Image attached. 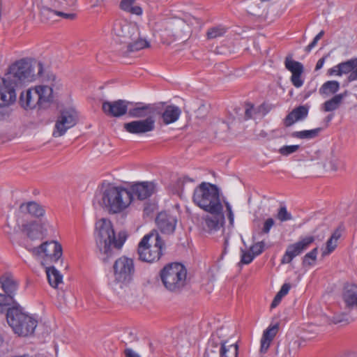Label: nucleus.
<instances>
[{
    "mask_svg": "<svg viewBox=\"0 0 357 357\" xmlns=\"http://www.w3.org/2000/svg\"><path fill=\"white\" fill-rule=\"evenodd\" d=\"M135 264L132 259L126 256L118 258L113 264V276L109 282L116 294L123 296L131 291Z\"/></svg>",
    "mask_w": 357,
    "mask_h": 357,
    "instance_id": "7ed1b4c3",
    "label": "nucleus"
},
{
    "mask_svg": "<svg viewBox=\"0 0 357 357\" xmlns=\"http://www.w3.org/2000/svg\"><path fill=\"white\" fill-rule=\"evenodd\" d=\"M255 256L250 251H242L241 262L244 264H250Z\"/></svg>",
    "mask_w": 357,
    "mask_h": 357,
    "instance_id": "c03bdc74",
    "label": "nucleus"
},
{
    "mask_svg": "<svg viewBox=\"0 0 357 357\" xmlns=\"http://www.w3.org/2000/svg\"><path fill=\"white\" fill-rule=\"evenodd\" d=\"M20 229L31 239H38L43 238L46 233L45 228V223H38L36 221H31L26 224L17 223Z\"/></svg>",
    "mask_w": 357,
    "mask_h": 357,
    "instance_id": "4be33fe9",
    "label": "nucleus"
},
{
    "mask_svg": "<svg viewBox=\"0 0 357 357\" xmlns=\"http://www.w3.org/2000/svg\"><path fill=\"white\" fill-rule=\"evenodd\" d=\"M165 248L164 241L156 231L144 236L137 246L139 259L147 263L158 261Z\"/></svg>",
    "mask_w": 357,
    "mask_h": 357,
    "instance_id": "9d476101",
    "label": "nucleus"
},
{
    "mask_svg": "<svg viewBox=\"0 0 357 357\" xmlns=\"http://www.w3.org/2000/svg\"><path fill=\"white\" fill-rule=\"evenodd\" d=\"M132 103L124 100L105 101L102 102V109L103 112L109 116L119 117L126 114L128 106Z\"/></svg>",
    "mask_w": 357,
    "mask_h": 357,
    "instance_id": "aec40b11",
    "label": "nucleus"
},
{
    "mask_svg": "<svg viewBox=\"0 0 357 357\" xmlns=\"http://www.w3.org/2000/svg\"><path fill=\"white\" fill-rule=\"evenodd\" d=\"M333 116H331L328 117V121H331L332 119Z\"/></svg>",
    "mask_w": 357,
    "mask_h": 357,
    "instance_id": "052dcab7",
    "label": "nucleus"
},
{
    "mask_svg": "<svg viewBox=\"0 0 357 357\" xmlns=\"http://www.w3.org/2000/svg\"><path fill=\"white\" fill-rule=\"evenodd\" d=\"M265 247V243L264 241H259L257 243H254L251 245L250 248V251L255 256H258L261 255Z\"/></svg>",
    "mask_w": 357,
    "mask_h": 357,
    "instance_id": "37998d69",
    "label": "nucleus"
},
{
    "mask_svg": "<svg viewBox=\"0 0 357 357\" xmlns=\"http://www.w3.org/2000/svg\"><path fill=\"white\" fill-rule=\"evenodd\" d=\"M6 319L13 332L22 337L33 334L38 324V321L25 313L18 304L7 310Z\"/></svg>",
    "mask_w": 357,
    "mask_h": 357,
    "instance_id": "1a4fd4ad",
    "label": "nucleus"
},
{
    "mask_svg": "<svg viewBox=\"0 0 357 357\" xmlns=\"http://www.w3.org/2000/svg\"><path fill=\"white\" fill-rule=\"evenodd\" d=\"M46 274L48 282L53 288H57L63 282V275L54 266L47 267Z\"/></svg>",
    "mask_w": 357,
    "mask_h": 357,
    "instance_id": "72a5a7b5",
    "label": "nucleus"
},
{
    "mask_svg": "<svg viewBox=\"0 0 357 357\" xmlns=\"http://www.w3.org/2000/svg\"><path fill=\"white\" fill-rule=\"evenodd\" d=\"M282 298H283V296H282L281 295H280L277 293V294L274 297V298L271 304V308L276 307L281 302Z\"/></svg>",
    "mask_w": 357,
    "mask_h": 357,
    "instance_id": "8fccbe9b",
    "label": "nucleus"
},
{
    "mask_svg": "<svg viewBox=\"0 0 357 357\" xmlns=\"http://www.w3.org/2000/svg\"><path fill=\"white\" fill-rule=\"evenodd\" d=\"M238 346L230 343L229 330L220 328L208 339L203 357H238Z\"/></svg>",
    "mask_w": 357,
    "mask_h": 357,
    "instance_id": "423d86ee",
    "label": "nucleus"
},
{
    "mask_svg": "<svg viewBox=\"0 0 357 357\" xmlns=\"http://www.w3.org/2000/svg\"><path fill=\"white\" fill-rule=\"evenodd\" d=\"M340 89V83L335 80H330L324 82L319 89L321 95H331L335 93Z\"/></svg>",
    "mask_w": 357,
    "mask_h": 357,
    "instance_id": "e433bc0d",
    "label": "nucleus"
},
{
    "mask_svg": "<svg viewBox=\"0 0 357 357\" xmlns=\"http://www.w3.org/2000/svg\"><path fill=\"white\" fill-rule=\"evenodd\" d=\"M344 321H347V319H335V320H334V321L335 323H340V322H342Z\"/></svg>",
    "mask_w": 357,
    "mask_h": 357,
    "instance_id": "4d7b16f0",
    "label": "nucleus"
},
{
    "mask_svg": "<svg viewBox=\"0 0 357 357\" xmlns=\"http://www.w3.org/2000/svg\"><path fill=\"white\" fill-rule=\"evenodd\" d=\"M341 236L339 230H335L327 241L326 248L322 251V256L325 257L332 253L337 246V241Z\"/></svg>",
    "mask_w": 357,
    "mask_h": 357,
    "instance_id": "c9c22d12",
    "label": "nucleus"
},
{
    "mask_svg": "<svg viewBox=\"0 0 357 357\" xmlns=\"http://www.w3.org/2000/svg\"><path fill=\"white\" fill-rule=\"evenodd\" d=\"M20 282L10 273H5L0 277V287L4 292L2 294L6 305L14 303V297L17 294Z\"/></svg>",
    "mask_w": 357,
    "mask_h": 357,
    "instance_id": "dca6fc26",
    "label": "nucleus"
},
{
    "mask_svg": "<svg viewBox=\"0 0 357 357\" xmlns=\"http://www.w3.org/2000/svg\"><path fill=\"white\" fill-rule=\"evenodd\" d=\"M20 211L22 213H26L31 215L40 218L45 215V209L43 207L36 202H28L22 203L20 206Z\"/></svg>",
    "mask_w": 357,
    "mask_h": 357,
    "instance_id": "2f4dec72",
    "label": "nucleus"
},
{
    "mask_svg": "<svg viewBox=\"0 0 357 357\" xmlns=\"http://www.w3.org/2000/svg\"><path fill=\"white\" fill-rule=\"evenodd\" d=\"M342 299L348 310L357 311V285L349 284L344 286Z\"/></svg>",
    "mask_w": 357,
    "mask_h": 357,
    "instance_id": "bb28decb",
    "label": "nucleus"
},
{
    "mask_svg": "<svg viewBox=\"0 0 357 357\" xmlns=\"http://www.w3.org/2000/svg\"><path fill=\"white\" fill-rule=\"evenodd\" d=\"M39 92L36 85L22 91L20 96V103L25 109H33L36 107L42 109V104L39 97Z\"/></svg>",
    "mask_w": 357,
    "mask_h": 357,
    "instance_id": "6ab92c4d",
    "label": "nucleus"
},
{
    "mask_svg": "<svg viewBox=\"0 0 357 357\" xmlns=\"http://www.w3.org/2000/svg\"><path fill=\"white\" fill-rule=\"evenodd\" d=\"M77 119L78 114L74 108L69 107L61 110L55 123L53 136H63L68 129L76 125Z\"/></svg>",
    "mask_w": 357,
    "mask_h": 357,
    "instance_id": "ddd939ff",
    "label": "nucleus"
},
{
    "mask_svg": "<svg viewBox=\"0 0 357 357\" xmlns=\"http://www.w3.org/2000/svg\"><path fill=\"white\" fill-rule=\"evenodd\" d=\"M105 0H90L91 6L92 8L101 7L104 4Z\"/></svg>",
    "mask_w": 357,
    "mask_h": 357,
    "instance_id": "3c124183",
    "label": "nucleus"
},
{
    "mask_svg": "<svg viewBox=\"0 0 357 357\" xmlns=\"http://www.w3.org/2000/svg\"><path fill=\"white\" fill-rule=\"evenodd\" d=\"M102 203L110 214L126 211L133 201L130 190L121 185L108 184L102 192Z\"/></svg>",
    "mask_w": 357,
    "mask_h": 357,
    "instance_id": "20e7f679",
    "label": "nucleus"
},
{
    "mask_svg": "<svg viewBox=\"0 0 357 357\" xmlns=\"http://www.w3.org/2000/svg\"><path fill=\"white\" fill-rule=\"evenodd\" d=\"M299 149V145H286L280 148L278 152L284 156H287L296 152Z\"/></svg>",
    "mask_w": 357,
    "mask_h": 357,
    "instance_id": "79ce46f5",
    "label": "nucleus"
},
{
    "mask_svg": "<svg viewBox=\"0 0 357 357\" xmlns=\"http://www.w3.org/2000/svg\"><path fill=\"white\" fill-rule=\"evenodd\" d=\"M43 264L56 262L62 256L61 245L55 241H47L34 249Z\"/></svg>",
    "mask_w": 357,
    "mask_h": 357,
    "instance_id": "f8f14e48",
    "label": "nucleus"
},
{
    "mask_svg": "<svg viewBox=\"0 0 357 357\" xmlns=\"http://www.w3.org/2000/svg\"><path fill=\"white\" fill-rule=\"evenodd\" d=\"M226 28L222 26H218L211 28L207 31V38L213 39L222 36L226 33Z\"/></svg>",
    "mask_w": 357,
    "mask_h": 357,
    "instance_id": "ea45409f",
    "label": "nucleus"
},
{
    "mask_svg": "<svg viewBox=\"0 0 357 357\" xmlns=\"http://www.w3.org/2000/svg\"><path fill=\"white\" fill-rule=\"evenodd\" d=\"M38 64L42 66H48L42 61L33 59H20L12 64L5 75V78L15 85V88L19 84L31 82L38 77Z\"/></svg>",
    "mask_w": 357,
    "mask_h": 357,
    "instance_id": "6e6552de",
    "label": "nucleus"
},
{
    "mask_svg": "<svg viewBox=\"0 0 357 357\" xmlns=\"http://www.w3.org/2000/svg\"><path fill=\"white\" fill-rule=\"evenodd\" d=\"M357 67V58L351 59L348 61L341 62L337 65L329 68L327 71L328 76H342V75L351 74Z\"/></svg>",
    "mask_w": 357,
    "mask_h": 357,
    "instance_id": "393cba45",
    "label": "nucleus"
},
{
    "mask_svg": "<svg viewBox=\"0 0 357 357\" xmlns=\"http://www.w3.org/2000/svg\"><path fill=\"white\" fill-rule=\"evenodd\" d=\"M38 79L41 84L36 85L42 107L45 108L54 102L56 95L62 89L61 79L50 70V66L38 64Z\"/></svg>",
    "mask_w": 357,
    "mask_h": 357,
    "instance_id": "0eeeda50",
    "label": "nucleus"
},
{
    "mask_svg": "<svg viewBox=\"0 0 357 357\" xmlns=\"http://www.w3.org/2000/svg\"><path fill=\"white\" fill-rule=\"evenodd\" d=\"M127 239L125 231L119 232L117 238L115 236L111 221L107 218H101L96 222V241L100 251L109 255L112 247L120 249Z\"/></svg>",
    "mask_w": 357,
    "mask_h": 357,
    "instance_id": "39448f33",
    "label": "nucleus"
},
{
    "mask_svg": "<svg viewBox=\"0 0 357 357\" xmlns=\"http://www.w3.org/2000/svg\"><path fill=\"white\" fill-rule=\"evenodd\" d=\"M277 218L281 222H284L291 220L292 215L287 211L286 206H281L278 211Z\"/></svg>",
    "mask_w": 357,
    "mask_h": 357,
    "instance_id": "a19ab883",
    "label": "nucleus"
},
{
    "mask_svg": "<svg viewBox=\"0 0 357 357\" xmlns=\"http://www.w3.org/2000/svg\"><path fill=\"white\" fill-rule=\"evenodd\" d=\"M308 114V108L305 106H298L289 112L284 119L286 126H291L296 121L305 119Z\"/></svg>",
    "mask_w": 357,
    "mask_h": 357,
    "instance_id": "c85d7f7f",
    "label": "nucleus"
},
{
    "mask_svg": "<svg viewBox=\"0 0 357 357\" xmlns=\"http://www.w3.org/2000/svg\"><path fill=\"white\" fill-rule=\"evenodd\" d=\"M193 202L209 213L204 218L205 229L208 232L215 231L223 227L225 221V208L229 225H234V214L230 203L222 201L218 188L210 183L202 182L194 190Z\"/></svg>",
    "mask_w": 357,
    "mask_h": 357,
    "instance_id": "f257e3e1",
    "label": "nucleus"
},
{
    "mask_svg": "<svg viewBox=\"0 0 357 357\" xmlns=\"http://www.w3.org/2000/svg\"><path fill=\"white\" fill-rule=\"evenodd\" d=\"M135 1L136 0H121L120 8L132 15L141 16L143 13V10L139 6L134 5Z\"/></svg>",
    "mask_w": 357,
    "mask_h": 357,
    "instance_id": "f704fd0d",
    "label": "nucleus"
},
{
    "mask_svg": "<svg viewBox=\"0 0 357 357\" xmlns=\"http://www.w3.org/2000/svg\"><path fill=\"white\" fill-rule=\"evenodd\" d=\"M320 128L312 130H305L301 131L294 132L291 135L293 137L298 139H312L317 137L320 132Z\"/></svg>",
    "mask_w": 357,
    "mask_h": 357,
    "instance_id": "4c0bfd02",
    "label": "nucleus"
},
{
    "mask_svg": "<svg viewBox=\"0 0 357 357\" xmlns=\"http://www.w3.org/2000/svg\"><path fill=\"white\" fill-rule=\"evenodd\" d=\"M17 100L15 85L2 77L0 79V108L9 107Z\"/></svg>",
    "mask_w": 357,
    "mask_h": 357,
    "instance_id": "f3484780",
    "label": "nucleus"
},
{
    "mask_svg": "<svg viewBox=\"0 0 357 357\" xmlns=\"http://www.w3.org/2000/svg\"><path fill=\"white\" fill-rule=\"evenodd\" d=\"M163 31H165L163 30ZM166 31L168 32L167 35H169V33H172L174 36L177 34V33H174L173 32H171L169 31ZM161 32H162V31Z\"/></svg>",
    "mask_w": 357,
    "mask_h": 357,
    "instance_id": "bf43d9fd",
    "label": "nucleus"
},
{
    "mask_svg": "<svg viewBox=\"0 0 357 357\" xmlns=\"http://www.w3.org/2000/svg\"><path fill=\"white\" fill-rule=\"evenodd\" d=\"M284 66L291 73V82L296 88H300L303 85L304 80L302 78L303 66L299 62L292 59V56L289 55L285 58Z\"/></svg>",
    "mask_w": 357,
    "mask_h": 357,
    "instance_id": "a211bd4d",
    "label": "nucleus"
},
{
    "mask_svg": "<svg viewBox=\"0 0 357 357\" xmlns=\"http://www.w3.org/2000/svg\"><path fill=\"white\" fill-rule=\"evenodd\" d=\"M278 331V326L277 324L269 326L263 333L261 340V351L266 353L268 349L271 342L273 340Z\"/></svg>",
    "mask_w": 357,
    "mask_h": 357,
    "instance_id": "7c9ffc66",
    "label": "nucleus"
},
{
    "mask_svg": "<svg viewBox=\"0 0 357 357\" xmlns=\"http://www.w3.org/2000/svg\"><path fill=\"white\" fill-rule=\"evenodd\" d=\"M345 96L346 93L335 95L333 98L324 102L322 105V109L327 112L336 110L340 106Z\"/></svg>",
    "mask_w": 357,
    "mask_h": 357,
    "instance_id": "473e14b6",
    "label": "nucleus"
},
{
    "mask_svg": "<svg viewBox=\"0 0 357 357\" xmlns=\"http://www.w3.org/2000/svg\"><path fill=\"white\" fill-rule=\"evenodd\" d=\"M314 241V236H306L301 237L296 243L289 245L282 257L281 263L284 264L291 263L296 257L306 250Z\"/></svg>",
    "mask_w": 357,
    "mask_h": 357,
    "instance_id": "4468645a",
    "label": "nucleus"
},
{
    "mask_svg": "<svg viewBox=\"0 0 357 357\" xmlns=\"http://www.w3.org/2000/svg\"><path fill=\"white\" fill-rule=\"evenodd\" d=\"M324 34V31H321L313 39V40L305 47V51L310 52L317 44L318 41Z\"/></svg>",
    "mask_w": 357,
    "mask_h": 357,
    "instance_id": "49530a36",
    "label": "nucleus"
},
{
    "mask_svg": "<svg viewBox=\"0 0 357 357\" xmlns=\"http://www.w3.org/2000/svg\"><path fill=\"white\" fill-rule=\"evenodd\" d=\"M325 63V58H321L318 60L317 62L316 66H315V70H319L324 66V64Z\"/></svg>",
    "mask_w": 357,
    "mask_h": 357,
    "instance_id": "864d4df0",
    "label": "nucleus"
},
{
    "mask_svg": "<svg viewBox=\"0 0 357 357\" xmlns=\"http://www.w3.org/2000/svg\"><path fill=\"white\" fill-rule=\"evenodd\" d=\"M318 254V248H314L311 251L305 254L303 259L304 266H312L317 260Z\"/></svg>",
    "mask_w": 357,
    "mask_h": 357,
    "instance_id": "58836bf2",
    "label": "nucleus"
},
{
    "mask_svg": "<svg viewBox=\"0 0 357 357\" xmlns=\"http://www.w3.org/2000/svg\"><path fill=\"white\" fill-rule=\"evenodd\" d=\"M3 297L2 296V294H0V312L3 310V306H6V305L3 302Z\"/></svg>",
    "mask_w": 357,
    "mask_h": 357,
    "instance_id": "6e6d98bb",
    "label": "nucleus"
},
{
    "mask_svg": "<svg viewBox=\"0 0 357 357\" xmlns=\"http://www.w3.org/2000/svg\"><path fill=\"white\" fill-rule=\"evenodd\" d=\"M162 109L158 111V114L160 115L163 123L169 125L176 122L180 117L181 114V109L174 105H162Z\"/></svg>",
    "mask_w": 357,
    "mask_h": 357,
    "instance_id": "a878e982",
    "label": "nucleus"
},
{
    "mask_svg": "<svg viewBox=\"0 0 357 357\" xmlns=\"http://www.w3.org/2000/svg\"><path fill=\"white\" fill-rule=\"evenodd\" d=\"M348 79L349 82H353V81L357 80V67L354 69V71H353L349 75Z\"/></svg>",
    "mask_w": 357,
    "mask_h": 357,
    "instance_id": "5fc2aeb1",
    "label": "nucleus"
},
{
    "mask_svg": "<svg viewBox=\"0 0 357 357\" xmlns=\"http://www.w3.org/2000/svg\"><path fill=\"white\" fill-rule=\"evenodd\" d=\"M160 277L166 289L179 292L185 286L187 269L181 263H170L160 270Z\"/></svg>",
    "mask_w": 357,
    "mask_h": 357,
    "instance_id": "9b49d317",
    "label": "nucleus"
},
{
    "mask_svg": "<svg viewBox=\"0 0 357 357\" xmlns=\"http://www.w3.org/2000/svg\"><path fill=\"white\" fill-rule=\"evenodd\" d=\"M155 185L153 182L144 181L135 183L131 186L130 192L138 199L144 200L151 197L155 192Z\"/></svg>",
    "mask_w": 357,
    "mask_h": 357,
    "instance_id": "b1692460",
    "label": "nucleus"
},
{
    "mask_svg": "<svg viewBox=\"0 0 357 357\" xmlns=\"http://www.w3.org/2000/svg\"><path fill=\"white\" fill-rule=\"evenodd\" d=\"M185 22L181 19L162 20L157 22L154 26L156 31H169L174 33H178L185 26Z\"/></svg>",
    "mask_w": 357,
    "mask_h": 357,
    "instance_id": "cd10ccee",
    "label": "nucleus"
},
{
    "mask_svg": "<svg viewBox=\"0 0 357 357\" xmlns=\"http://www.w3.org/2000/svg\"><path fill=\"white\" fill-rule=\"evenodd\" d=\"M255 112V107L252 105L248 104L246 105L245 111V117L246 119H251L252 117V114Z\"/></svg>",
    "mask_w": 357,
    "mask_h": 357,
    "instance_id": "de8ad7c7",
    "label": "nucleus"
},
{
    "mask_svg": "<svg viewBox=\"0 0 357 357\" xmlns=\"http://www.w3.org/2000/svg\"><path fill=\"white\" fill-rule=\"evenodd\" d=\"M111 35L119 44L118 50L123 56L149 47V43L140 37L138 26L125 19H116L113 22Z\"/></svg>",
    "mask_w": 357,
    "mask_h": 357,
    "instance_id": "f03ea898",
    "label": "nucleus"
},
{
    "mask_svg": "<svg viewBox=\"0 0 357 357\" xmlns=\"http://www.w3.org/2000/svg\"><path fill=\"white\" fill-rule=\"evenodd\" d=\"M128 114L133 118H144L153 112L151 105H146L142 102H136L132 107L128 106Z\"/></svg>",
    "mask_w": 357,
    "mask_h": 357,
    "instance_id": "c756f323",
    "label": "nucleus"
},
{
    "mask_svg": "<svg viewBox=\"0 0 357 357\" xmlns=\"http://www.w3.org/2000/svg\"><path fill=\"white\" fill-rule=\"evenodd\" d=\"M155 222L162 233L172 234L175 230L177 220L166 212H160L156 217Z\"/></svg>",
    "mask_w": 357,
    "mask_h": 357,
    "instance_id": "5701e85b",
    "label": "nucleus"
},
{
    "mask_svg": "<svg viewBox=\"0 0 357 357\" xmlns=\"http://www.w3.org/2000/svg\"><path fill=\"white\" fill-rule=\"evenodd\" d=\"M53 8L44 7L41 13L43 15L59 16L66 19H73L75 15L66 13L57 10H74L77 5V0H50Z\"/></svg>",
    "mask_w": 357,
    "mask_h": 357,
    "instance_id": "2eb2a0df",
    "label": "nucleus"
},
{
    "mask_svg": "<svg viewBox=\"0 0 357 357\" xmlns=\"http://www.w3.org/2000/svg\"><path fill=\"white\" fill-rule=\"evenodd\" d=\"M125 130L131 134H142L153 131L155 128V120L148 117L143 120L133 121L124 124Z\"/></svg>",
    "mask_w": 357,
    "mask_h": 357,
    "instance_id": "412c9836",
    "label": "nucleus"
},
{
    "mask_svg": "<svg viewBox=\"0 0 357 357\" xmlns=\"http://www.w3.org/2000/svg\"><path fill=\"white\" fill-rule=\"evenodd\" d=\"M125 355L126 357H140L139 354L131 349H126L125 350Z\"/></svg>",
    "mask_w": 357,
    "mask_h": 357,
    "instance_id": "603ef678",
    "label": "nucleus"
},
{
    "mask_svg": "<svg viewBox=\"0 0 357 357\" xmlns=\"http://www.w3.org/2000/svg\"><path fill=\"white\" fill-rule=\"evenodd\" d=\"M274 225L275 221L273 218H269L266 219L263 224V227L261 228V233L264 234H269L271 228L273 227Z\"/></svg>",
    "mask_w": 357,
    "mask_h": 357,
    "instance_id": "a18cd8bd",
    "label": "nucleus"
},
{
    "mask_svg": "<svg viewBox=\"0 0 357 357\" xmlns=\"http://www.w3.org/2000/svg\"><path fill=\"white\" fill-rule=\"evenodd\" d=\"M4 118V114L2 112H0V121H1Z\"/></svg>",
    "mask_w": 357,
    "mask_h": 357,
    "instance_id": "13d9d810",
    "label": "nucleus"
},
{
    "mask_svg": "<svg viewBox=\"0 0 357 357\" xmlns=\"http://www.w3.org/2000/svg\"><path fill=\"white\" fill-rule=\"evenodd\" d=\"M291 289V285L289 283H284L280 288V291L278 292V294L282 296H286Z\"/></svg>",
    "mask_w": 357,
    "mask_h": 357,
    "instance_id": "09e8293b",
    "label": "nucleus"
}]
</instances>
